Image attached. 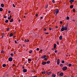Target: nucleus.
<instances>
[{
    "mask_svg": "<svg viewBox=\"0 0 77 77\" xmlns=\"http://www.w3.org/2000/svg\"><path fill=\"white\" fill-rule=\"evenodd\" d=\"M57 45H59V43L58 42H57Z\"/></svg>",
    "mask_w": 77,
    "mask_h": 77,
    "instance_id": "obj_33",
    "label": "nucleus"
},
{
    "mask_svg": "<svg viewBox=\"0 0 77 77\" xmlns=\"http://www.w3.org/2000/svg\"><path fill=\"white\" fill-rule=\"evenodd\" d=\"M42 74H45V71L42 72Z\"/></svg>",
    "mask_w": 77,
    "mask_h": 77,
    "instance_id": "obj_17",
    "label": "nucleus"
},
{
    "mask_svg": "<svg viewBox=\"0 0 77 77\" xmlns=\"http://www.w3.org/2000/svg\"><path fill=\"white\" fill-rule=\"evenodd\" d=\"M57 75H59V72H57Z\"/></svg>",
    "mask_w": 77,
    "mask_h": 77,
    "instance_id": "obj_39",
    "label": "nucleus"
},
{
    "mask_svg": "<svg viewBox=\"0 0 77 77\" xmlns=\"http://www.w3.org/2000/svg\"><path fill=\"white\" fill-rule=\"evenodd\" d=\"M59 38L60 40H62V39H63V38H62V35L60 36L59 37Z\"/></svg>",
    "mask_w": 77,
    "mask_h": 77,
    "instance_id": "obj_10",
    "label": "nucleus"
},
{
    "mask_svg": "<svg viewBox=\"0 0 77 77\" xmlns=\"http://www.w3.org/2000/svg\"><path fill=\"white\" fill-rule=\"evenodd\" d=\"M46 63L47 62L45 61L43 62L42 63V65H45V64H46Z\"/></svg>",
    "mask_w": 77,
    "mask_h": 77,
    "instance_id": "obj_5",
    "label": "nucleus"
},
{
    "mask_svg": "<svg viewBox=\"0 0 77 77\" xmlns=\"http://www.w3.org/2000/svg\"><path fill=\"white\" fill-rule=\"evenodd\" d=\"M52 50H54V48H52Z\"/></svg>",
    "mask_w": 77,
    "mask_h": 77,
    "instance_id": "obj_59",
    "label": "nucleus"
},
{
    "mask_svg": "<svg viewBox=\"0 0 77 77\" xmlns=\"http://www.w3.org/2000/svg\"><path fill=\"white\" fill-rule=\"evenodd\" d=\"M66 20H69V17L68 16H67L66 18Z\"/></svg>",
    "mask_w": 77,
    "mask_h": 77,
    "instance_id": "obj_25",
    "label": "nucleus"
},
{
    "mask_svg": "<svg viewBox=\"0 0 77 77\" xmlns=\"http://www.w3.org/2000/svg\"><path fill=\"white\" fill-rule=\"evenodd\" d=\"M74 0H71L69 1V2H70V3H72L74 2Z\"/></svg>",
    "mask_w": 77,
    "mask_h": 77,
    "instance_id": "obj_14",
    "label": "nucleus"
},
{
    "mask_svg": "<svg viewBox=\"0 0 77 77\" xmlns=\"http://www.w3.org/2000/svg\"><path fill=\"white\" fill-rule=\"evenodd\" d=\"M73 5H71L70 6V8L71 9H72V8H73Z\"/></svg>",
    "mask_w": 77,
    "mask_h": 77,
    "instance_id": "obj_22",
    "label": "nucleus"
},
{
    "mask_svg": "<svg viewBox=\"0 0 77 77\" xmlns=\"http://www.w3.org/2000/svg\"><path fill=\"white\" fill-rule=\"evenodd\" d=\"M42 51V49L40 50V51Z\"/></svg>",
    "mask_w": 77,
    "mask_h": 77,
    "instance_id": "obj_64",
    "label": "nucleus"
},
{
    "mask_svg": "<svg viewBox=\"0 0 77 77\" xmlns=\"http://www.w3.org/2000/svg\"><path fill=\"white\" fill-rule=\"evenodd\" d=\"M14 21V19L13 18L11 19L10 21V23H12Z\"/></svg>",
    "mask_w": 77,
    "mask_h": 77,
    "instance_id": "obj_11",
    "label": "nucleus"
},
{
    "mask_svg": "<svg viewBox=\"0 0 77 77\" xmlns=\"http://www.w3.org/2000/svg\"><path fill=\"white\" fill-rule=\"evenodd\" d=\"M8 20H11V18H10V17H8Z\"/></svg>",
    "mask_w": 77,
    "mask_h": 77,
    "instance_id": "obj_47",
    "label": "nucleus"
},
{
    "mask_svg": "<svg viewBox=\"0 0 77 77\" xmlns=\"http://www.w3.org/2000/svg\"><path fill=\"white\" fill-rule=\"evenodd\" d=\"M61 30L62 32H63L65 30V28H61Z\"/></svg>",
    "mask_w": 77,
    "mask_h": 77,
    "instance_id": "obj_13",
    "label": "nucleus"
},
{
    "mask_svg": "<svg viewBox=\"0 0 77 77\" xmlns=\"http://www.w3.org/2000/svg\"><path fill=\"white\" fill-rule=\"evenodd\" d=\"M14 54H15V53H16V51H14Z\"/></svg>",
    "mask_w": 77,
    "mask_h": 77,
    "instance_id": "obj_54",
    "label": "nucleus"
},
{
    "mask_svg": "<svg viewBox=\"0 0 77 77\" xmlns=\"http://www.w3.org/2000/svg\"><path fill=\"white\" fill-rule=\"evenodd\" d=\"M24 42H27V40H26V39H25L24 40Z\"/></svg>",
    "mask_w": 77,
    "mask_h": 77,
    "instance_id": "obj_41",
    "label": "nucleus"
},
{
    "mask_svg": "<svg viewBox=\"0 0 77 77\" xmlns=\"http://www.w3.org/2000/svg\"><path fill=\"white\" fill-rule=\"evenodd\" d=\"M13 66H15V65L14 64H13Z\"/></svg>",
    "mask_w": 77,
    "mask_h": 77,
    "instance_id": "obj_57",
    "label": "nucleus"
},
{
    "mask_svg": "<svg viewBox=\"0 0 77 77\" xmlns=\"http://www.w3.org/2000/svg\"><path fill=\"white\" fill-rule=\"evenodd\" d=\"M47 59H48V58H47V57H46V58H45L44 60H47Z\"/></svg>",
    "mask_w": 77,
    "mask_h": 77,
    "instance_id": "obj_27",
    "label": "nucleus"
},
{
    "mask_svg": "<svg viewBox=\"0 0 77 77\" xmlns=\"http://www.w3.org/2000/svg\"><path fill=\"white\" fill-rule=\"evenodd\" d=\"M60 66H63V64H60Z\"/></svg>",
    "mask_w": 77,
    "mask_h": 77,
    "instance_id": "obj_37",
    "label": "nucleus"
},
{
    "mask_svg": "<svg viewBox=\"0 0 77 77\" xmlns=\"http://www.w3.org/2000/svg\"><path fill=\"white\" fill-rule=\"evenodd\" d=\"M46 74H48V72H46Z\"/></svg>",
    "mask_w": 77,
    "mask_h": 77,
    "instance_id": "obj_62",
    "label": "nucleus"
},
{
    "mask_svg": "<svg viewBox=\"0 0 77 77\" xmlns=\"http://www.w3.org/2000/svg\"><path fill=\"white\" fill-rule=\"evenodd\" d=\"M46 63H48V64H49V63H50V61H48L46 62Z\"/></svg>",
    "mask_w": 77,
    "mask_h": 77,
    "instance_id": "obj_20",
    "label": "nucleus"
},
{
    "mask_svg": "<svg viewBox=\"0 0 77 77\" xmlns=\"http://www.w3.org/2000/svg\"><path fill=\"white\" fill-rule=\"evenodd\" d=\"M5 22L6 23H8L9 22V20H7L5 21Z\"/></svg>",
    "mask_w": 77,
    "mask_h": 77,
    "instance_id": "obj_19",
    "label": "nucleus"
},
{
    "mask_svg": "<svg viewBox=\"0 0 77 77\" xmlns=\"http://www.w3.org/2000/svg\"><path fill=\"white\" fill-rule=\"evenodd\" d=\"M43 18V17H40V19H42Z\"/></svg>",
    "mask_w": 77,
    "mask_h": 77,
    "instance_id": "obj_56",
    "label": "nucleus"
},
{
    "mask_svg": "<svg viewBox=\"0 0 77 77\" xmlns=\"http://www.w3.org/2000/svg\"><path fill=\"white\" fill-rule=\"evenodd\" d=\"M44 31H46V29L44 28Z\"/></svg>",
    "mask_w": 77,
    "mask_h": 77,
    "instance_id": "obj_52",
    "label": "nucleus"
},
{
    "mask_svg": "<svg viewBox=\"0 0 77 77\" xmlns=\"http://www.w3.org/2000/svg\"><path fill=\"white\" fill-rule=\"evenodd\" d=\"M52 2L53 3H55V1H54V0H53L52 1Z\"/></svg>",
    "mask_w": 77,
    "mask_h": 77,
    "instance_id": "obj_31",
    "label": "nucleus"
},
{
    "mask_svg": "<svg viewBox=\"0 0 77 77\" xmlns=\"http://www.w3.org/2000/svg\"><path fill=\"white\" fill-rule=\"evenodd\" d=\"M56 75L55 74H54L53 73H52V77H55L56 76Z\"/></svg>",
    "mask_w": 77,
    "mask_h": 77,
    "instance_id": "obj_8",
    "label": "nucleus"
},
{
    "mask_svg": "<svg viewBox=\"0 0 77 77\" xmlns=\"http://www.w3.org/2000/svg\"><path fill=\"white\" fill-rule=\"evenodd\" d=\"M11 11H8V13L9 14H10V13H11Z\"/></svg>",
    "mask_w": 77,
    "mask_h": 77,
    "instance_id": "obj_51",
    "label": "nucleus"
},
{
    "mask_svg": "<svg viewBox=\"0 0 77 77\" xmlns=\"http://www.w3.org/2000/svg\"><path fill=\"white\" fill-rule=\"evenodd\" d=\"M15 42V44H17V41L15 40L14 41Z\"/></svg>",
    "mask_w": 77,
    "mask_h": 77,
    "instance_id": "obj_49",
    "label": "nucleus"
},
{
    "mask_svg": "<svg viewBox=\"0 0 77 77\" xmlns=\"http://www.w3.org/2000/svg\"><path fill=\"white\" fill-rule=\"evenodd\" d=\"M8 60L10 62H12V61L13 59L12 57H10L8 58Z\"/></svg>",
    "mask_w": 77,
    "mask_h": 77,
    "instance_id": "obj_3",
    "label": "nucleus"
},
{
    "mask_svg": "<svg viewBox=\"0 0 77 77\" xmlns=\"http://www.w3.org/2000/svg\"><path fill=\"white\" fill-rule=\"evenodd\" d=\"M46 57V55H43V56L42 57H41V58H42V59H44Z\"/></svg>",
    "mask_w": 77,
    "mask_h": 77,
    "instance_id": "obj_6",
    "label": "nucleus"
},
{
    "mask_svg": "<svg viewBox=\"0 0 77 77\" xmlns=\"http://www.w3.org/2000/svg\"><path fill=\"white\" fill-rule=\"evenodd\" d=\"M1 53H4V51H1Z\"/></svg>",
    "mask_w": 77,
    "mask_h": 77,
    "instance_id": "obj_42",
    "label": "nucleus"
},
{
    "mask_svg": "<svg viewBox=\"0 0 77 77\" xmlns=\"http://www.w3.org/2000/svg\"><path fill=\"white\" fill-rule=\"evenodd\" d=\"M75 9L73 8V12H75Z\"/></svg>",
    "mask_w": 77,
    "mask_h": 77,
    "instance_id": "obj_29",
    "label": "nucleus"
},
{
    "mask_svg": "<svg viewBox=\"0 0 77 77\" xmlns=\"http://www.w3.org/2000/svg\"><path fill=\"white\" fill-rule=\"evenodd\" d=\"M9 28H7V31L8 32V31H9Z\"/></svg>",
    "mask_w": 77,
    "mask_h": 77,
    "instance_id": "obj_35",
    "label": "nucleus"
},
{
    "mask_svg": "<svg viewBox=\"0 0 77 77\" xmlns=\"http://www.w3.org/2000/svg\"><path fill=\"white\" fill-rule=\"evenodd\" d=\"M62 63H65V61L64 60H62V62H61Z\"/></svg>",
    "mask_w": 77,
    "mask_h": 77,
    "instance_id": "obj_30",
    "label": "nucleus"
},
{
    "mask_svg": "<svg viewBox=\"0 0 77 77\" xmlns=\"http://www.w3.org/2000/svg\"><path fill=\"white\" fill-rule=\"evenodd\" d=\"M38 14H36L35 15V16H36L37 17H38Z\"/></svg>",
    "mask_w": 77,
    "mask_h": 77,
    "instance_id": "obj_61",
    "label": "nucleus"
},
{
    "mask_svg": "<svg viewBox=\"0 0 77 77\" xmlns=\"http://www.w3.org/2000/svg\"><path fill=\"white\" fill-rule=\"evenodd\" d=\"M36 50H37L38 51H39V48H37Z\"/></svg>",
    "mask_w": 77,
    "mask_h": 77,
    "instance_id": "obj_40",
    "label": "nucleus"
},
{
    "mask_svg": "<svg viewBox=\"0 0 77 77\" xmlns=\"http://www.w3.org/2000/svg\"><path fill=\"white\" fill-rule=\"evenodd\" d=\"M56 48V44H54V48Z\"/></svg>",
    "mask_w": 77,
    "mask_h": 77,
    "instance_id": "obj_21",
    "label": "nucleus"
},
{
    "mask_svg": "<svg viewBox=\"0 0 77 77\" xmlns=\"http://www.w3.org/2000/svg\"><path fill=\"white\" fill-rule=\"evenodd\" d=\"M13 7H14V8L15 7V5H14V4H13Z\"/></svg>",
    "mask_w": 77,
    "mask_h": 77,
    "instance_id": "obj_43",
    "label": "nucleus"
},
{
    "mask_svg": "<svg viewBox=\"0 0 77 77\" xmlns=\"http://www.w3.org/2000/svg\"><path fill=\"white\" fill-rule=\"evenodd\" d=\"M54 11L55 12V13H56V15H55V16H56V15H57V14H58V13H59V10H58V9H55L54 10Z\"/></svg>",
    "mask_w": 77,
    "mask_h": 77,
    "instance_id": "obj_1",
    "label": "nucleus"
},
{
    "mask_svg": "<svg viewBox=\"0 0 77 77\" xmlns=\"http://www.w3.org/2000/svg\"><path fill=\"white\" fill-rule=\"evenodd\" d=\"M63 72H61L59 74L60 76H63Z\"/></svg>",
    "mask_w": 77,
    "mask_h": 77,
    "instance_id": "obj_9",
    "label": "nucleus"
},
{
    "mask_svg": "<svg viewBox=\"0 0 77 77\" xmlns=\"http://www.w3.org/2000/svg\"><path fill=\"white\" fill-rule=\"evenodd\" d=\"M10 55H11V56H12V57H13L14 56V54L12 53Z\"/></svg>",
    "mask_w": 77,
    "mask_h": 77,
    "instance_id": "obj_28",
    "label": "nucleus"
},
{
    "mask_svg": "<svg viewBox=\"0 0 77 77\" xmlns=\"http://www.w3.org/2000/svg\"><path fill=\"white\" fill-rule=\"evenodd\" d=\"M56 28H57H57H58V27L57 26H56V27H55Z\"/></svg>",
    "mask_w": 77,
    "mask_h": 77,
    "instance_id": "obj_63",
    "label": "nucleus"
},
{
    "mask_svg": "<svg viewBox=\"0 0 77 77\" xmlns=\"http://www.w3.org/2000/svg\"><path fill=\"white\" fill-rule=\"evenodd\" d=\"M23 72H26L27 71V69H23Z\"/></svg>",
    "mask_w": 77,
    "mask_h": 77,
    "instance_id": "obj_7",
    "label": "nucleus"
},
{
    "mask_svg": "<svg viewBox=\"0 0 77 77\" xmlns=\"http://www.w3.org/2000/svg\"><path fill=\"white\" fill-rule=\"evenodd\" d=\"M54 52H55V53H57V51L55 50V51Z\"/></svg>",
    "mask_w": 77,
    "mask_h": 77,
    "instance_id": "obj_45",
    "label": "nucleus"
},
{
    "mask_svg": "<svg viewBox=\"0 0 77 77\" xmlns=\"http://www.w3.org/2000/svg\"><path fill=\"white\" fill-rule=\"evenodd\" d=\"M61 28H65V27H64V26H61Z\"/></svg>",
    "mask_w": 77,
    "mask_h": 77,
    "instance_id": "obj_50",
    "label": "nucleus"
},
{
    "mask_svg": "<svg viewBox=\"0 0 77 77\" xmlns=\"http://www.w3.org/2000/svg\"><path fill=\"white\" fill-rule=\"evenodd\" d=\"M72 65L71 64H69V66H71Z\"/></svg>",
    "mask_w": 77,
    "mask_h": 77,
    "instance_id": "obj_38",
    "label": "nucleus"
},
{
    "mask_svg": "<svg viewBox=\"0 0 77 77\" xmlns=\"http://www.w3.org/2000/svg\"><path fill=\"white\" fill-rule=\"evenodd\" d=\"M67 68H68V67L66 66H65L62 69L63 71H66V69H67Z\"/></svg>",
    "mask_w": 77,
    "mask_h": 77,
    "instance_id": "obj_2",
    "label": "nucleus"
},
{
    "mask_svg": "<svg viewBox=\"0 0 77 77\" xmlns=\"http://www.w3.org/2000/svg\"><path fill=\"white\" fill-rule=\"evenodd\" d=\"M51 30V28H49V30Z\"/></svg>",
    "mask_w": 77,
    "mask_h": 77,
    "instance_id": "obj_60",
    "label": "nucleus"
},
{
    "mask_svg": "<svg viewBox=\"0 0 77 77\" xmlns=\"http://www.w3.org/2000/svg\"><path fill=\"white\" fill-rule=\"evenodd\" d=\"M11 17H12V15H10V16L9 18H11Z\"/></svg>",
    "mask_w": 77,
    "mask_h": 77,
    "instance_id": "obj_53",
    "label": "nucleus"
},
{
    "mask_svg": "<svg viewBox=\"0 0 77 77\" xmlns=\"http://www.w3.org/2000/svg\"><path fill=\"white\" fill-rule=\"evenodd\" d=\"M51 74V72H48V74L49 75H50V74Z\"/></svg>",
    "mask_w": 77,
    "mask_h": 77,
    "instance_id": "obj_18",
    "label": "nucleus"
},
{
    "mask_svg": "<svg viewBox=\"0 0 77 77\" xmlns=\"http://www.w3.org/2000/svg\"><path fill=\"white\" fill-rule=\"evenodd\" d=\"M60 63V60L59 59H58L57 60V65H59Z\"/></svg>",
    "mask_w": 77,
    "mask_h": 77,
    "instance_id": "obj_4",
    "label": "nucleus"
},
{
    "mask_svg": "<svg viewBox=\"0 0 77 77\" xmlns=\"http://www.w3.org/2000/svg\"><path fill=\"white\" fill-rule=\"evenodd\" d=\"M6 65L5 64H4L3 65H2V66L3 67H6Z\"/></svg>",
    "mask_w": 77,
    "mask_h": 77,
    "instance_id": "obj_16",
    "label": "nucleus"
},
{
    "mask_svg": "<svg viewBox=\"0 0 77 77\" xmlns=\"http://www.w3.org/2000/svg\"><path fill=\"white\" fill-rule=\"evenodd\" d=\"M7 17V16H5L4 17V18H6Z\"/></svg>",
    "mask_w": 77,
    "mask_h": 77,
    "instance_id": "obj_36",
    "label": "nucleus"
},
{
    "mask_svg": "<svg viewBox=\"0 0 77 77\" xmlns=\"http://www.w3.org/2000/svg\"><path fill=\"white\" fill-rule=\"evenodd\" d=\"M28 61H32V59H28Z\"/></svg>",
    "mask_w": 77,
    "mask_h": 77,
    "instance_id": "obj_34",
    "label": "nucleus"
},
{
    "mask_svg": "<svg viewBox=\"0 0 77 77\" xmlns=\"http://www.w3.org/2000/svg\"><path fill=\"white\" fill-rule=\"evenodd\" d=\"M48 54H50V53L49 52H48Z\"/></svg>",
    "mask_w": 77,
    "mask_h": 77,
    "instance_id": "obj_58",
    "label": "nucleus"
},
{
    "mask_svg": "<svg viewBox=\"0 0 77 77\" xmlns=\"http://www.w3.org/2000/svg\"><path fill=\"white\" fill-rule=\"evenodd\" d=\"M48 5H46L45 6V8L46 9H47V8H48Z\"/></svg>",
    "mask_w": 77,
    "mask_h": 77,
    "instance_id": "obj_24",
    "label": "nucleus"
},
{
    "mask_svg": "<svg viewBox=\"0 0 77 77\" xmlns=\"http://www.w3.org/2000/svg\"><path fill=\"white\" fill-rule=\"evenodd\" d=\"M64 29L65 30H67V27L66 26L64 27Z\"/></svg>",
    "mask_w": 77,
    "mask_h": 77,
    "instance_id": "obj_23",
    "label": "nucleus"
},
{
    "mask_svg": "<svg viewBox=\"0 0 77 77\" xmlns=\"http://www.w3.org/2000/svg\"><path fill=\"white\" fill-rule=\"evenodd\" d=\"M60 24H62L63 23V22L62 21H61L60 22Z\"/></svg>",
    "mask_w": 77,
    "mask_h": 77,
    "instance_id": "obj_44",
    "label": "nucleus"
},
{
    "mask_svg": "<svg viewBox=\"0 0 77 77\" xmlns=\"http://www.w3.org/2000/svg\"><path fill=\"white\" fill-rule=\"evenodd\" d=\"M26 41H27V42H29V40H28V39H27Z\"/></svg>",
    "mask_w": 77,
    "mask_h": 77,
    "instance_id": "obj_46",
    "label": "nucleus"
},
{
    "mask_svg": "<svg viewBox=\"0 0 77 77\" xmlns=\"http://www.w3.org/2000/svg\"><path fill=\"white\" fill-rule=\"evenodd\" d=\"M0 11H3V8H0Z\"/></svg>",
    "mask_w": 77,
    "mask_h": 77,
    "instance_id": "obj_26",
    "label": "nucleus"
},
{
    "mask_svg": "<svg viewBox=\"0 0 77 77\" xmlns=\"http://www.w3.org/2000/svg\"><path fill=\"white\" fill-rule=\"evenodd\" d=\"M13 36V33H11L10 34L9 36L10 37H12Z\"/></svg>",
    "mask_w": 77,
    "mask_h": 77,
    "instance_id": "obj_12",
    "label": "nucleus"
},
{
    "mask_svg": "<svg viewBox=\"0 0 77 77\" xmlns=\"http://www.w3.org/2000/svg\"><path fill=\"white\" fill-rule=\"evenodd\" d=\"M29 53H32V50H30L29 52Z\"/></svg>",
    "mask_w": 77,
    "mask_h": 77,
    "instance_id": "obj_32",
    "label": "nucleus"
},
{
    "mask_svg": "<svg viewBox=\"0 0 77 77\" xmlns=\"http://www.w3.org/2000/svg\"><path fill=\"white\" fill-rule=\"evenodd\" d=\"M1 6L2 8H3V7H4V4H2L1 5Z\"/></svg>",
    "mask_w": 77,
    "mask_h": 77,
    "instance_id": "obj_15",
    "label": "nucleus"
},
{
    "mask_svg": "<svg viewBox=\"0 0 77 77\" xmlns=\"http://www.w3.org/2000/svg\"><path fill=\"white\" fill-rule=\"evenodd\" d=\"M22 69H25V68L23 66V67H22Z\"/></svg>",
    "mask_w": 77,
    "mask_h": 77,
    "instance_id": "obj_55",
    "label": "nucleus"
},
{
    "mask_svg": "<svg viewBox=\"0 0 77 77\" xmlns=\"http://www.w3.org/2000/svg\"><path fill=\"white\" fill-rule=\"evenodd\" d=\"M45 34H46V35H48V32H45Z\"/></svg>",
    "mask_w": 77,
    "mask_h": 77,
    "instance_id": "obj_48",
    "label": "nucleus"
}]
</instances>
